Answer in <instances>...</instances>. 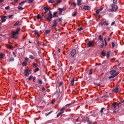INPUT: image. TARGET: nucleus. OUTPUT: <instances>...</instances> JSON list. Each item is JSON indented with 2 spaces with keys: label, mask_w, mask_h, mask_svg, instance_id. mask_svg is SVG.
I'll use <instances>...</instances> for the list:
<instances>
[{
  "label": "nucleus",
  "mask_w": 124,
  "mask_h": 124,
  "mask_svg": "<svg viewBox=\"0 0 124 124\" xmlns=\"http://www.w3.org/2000/svg\"><path fill=\"white\" fill-rule=\"evenodd\" d=\"M124 102V100L123 101L119 102L117 104V103L116 102L114 103L111 106L113 110H116L117 107H119V106H121V104L122 103Z\"/></svg>",
  "instance_id": "nucleus-1"
},
{
  "label": "nucleus",
  "mask_w": 124,
  "mask_h": 124,
  "mask_svg": "<svg viewBox=\"0 0 124 124\" xmlns=\"http://www.w3.org/2000/svg\"><path fill=\"white\" fill-rule=\"evenodd\" d=\"M20 28L18 27L16 29V31H12L11 32L12 37H14L15 35H18L19 32L20 31Z\"/></svg>",
  "instance_id": "nucleus-2"
},
{
  "label": "nucleus",
  "mask_w": 124,
  "mask_h": 124,
  "mask_svg": "<svg viewBox=\"0 0 124 124\" xmlns=\"http://www.w3.org/2000/svg\"><path fill=\"white\" fill-rule=\"evenodd\" d=\"M118 8V6L116 5L112 4L111 9L110 10V11L111 12L116 11L117 9Z\"/></svg>",
  "instance_id": "nucleus-3"
},
{
  "label": "nucleus",
  "mask_w": 124,
  "mask_h": 124,
  "mask_svg": "<svg viewBox=\"0 0 124 124\" xmlns=\"http://www.w3.org/2000/svg\"><path fill=\"white\" fill-rule=\"evenodd\" d=\"M31 70L29 69H27L25 70L24 75L25 76L28 77L29 76V75L31 73Z\"/></svg>",
  "instance_id": "nucleus-4"
},
{
  "label": "nucleus",
  "mask_w": 124,
  "mask_h": 124,
  "mask_svg": "<svg viewBox=\"0 0 124 124\" xmlns=\"http://www.w3.org/2000/svg\"><path fill=\"white\" fill-rule=\"evenodd\" d=\"M105 109V108H102L100 111V112L101 113H102L103 112V113L101 115V116L102 117H104L105 116H107V113H106L104 111L103 112V110L104 109Z\"/></svg>",
  "instance_id": "nucleus-5"
},
{
  "label": "nucleus",
  "mask_w": 124,
  "mask_h": 124,
  "mask_svg": "<svg viewBox=\"0 0 124 124\" xmlns=\"http://www.w3.org/2000/svg\"><path fill=\"white\" fill-rule=\"evenodd\" d=\"M119 86V85L117 86L113 90L112 92L115 93L117 92L119 90V89L118 88Z\"/></svg>",
  "instance_id": "nucleus-6"
},
{
  "label": "nucleus",
  "mask_w": 124,
  "mask_h": 124,
  "mask_svg": "<svg viewBox=\"0 0 124 124\" xmlns=\"http://www.w3.org/2000/svg\"><path fill=\"white\" fill-rule=\"evenodd\" d=\"M119 73V72L118 71L115 74H114L113 76H111L109 77V79H111V78H114L115 76L117 75Z\"/></svg>",
  "instance_id": "nucleus-7"
},
{
  "label": "nucleus",
  "mask_w": 124,
  "mask_h": 124,
  "mask_svg": "<svg viewBox=\"0 0 124 124\" xmlns=\"http://www.w3.org/2000/svg\"><path fill=\"white\" fill-rule=\"evenodd\" d=\"M76 53V50L75 49H73L71 51L70 54L71 56L73 57L74 56Z\"/></svg>",
  "instance_id": "nucleus-8"
},
{
  "label": "nucleus",
  "mask_w": 124,
  "mask_h": 124,
  "mask_svg": "<svg viewBox=\"0 0 124 124\" xmlns=\"http://www.w3.org/2000/svg\"><path fill=\"white\" fill-rule=\"evenodd\" d=\"M53 24L52 26V27H56L57 26L58 24V23L56 22V20H54L53 21Z\"/></svg>",
  "instance_id": "nucleus-9"
},
{
  "label": "nucleus",
  "mask_w": 124,
  "mask_h": 124,
  "mask_svg": "<svg viewBox=\"0 0 124 124\" xmlns=\"http://www.w3.org/2000/svg\"><path fill=\"white\" fill-rule=\"evenodd\" d=\"M6 16H3V17L1 16L0 17L1 18V19L2 20L1 22L3 23L5 22L6 21V19H5V18H6Z\"/></svg>",
  "instance_id": "nucleus-10"
},
{
  "label": "nucleus",
  "mask_w": 124,
  "mask_h": 124,
  "mask_svg": "<svg viewBox=\"0 0 124 124\" xmlns=\"http://www.w3.org/2000/svg\"><path fill=\"white\" fill-rule=\"evenodd\" d=\"M87 46L88 47H91L92 46H93L92 44L91 41H89L87 43Z\"/></svg>",
  "instance_id": "nucleus-11"
},
{
  "label": "nucleus",
  "mask_w": 124,
  "mask_h": 124,
  "mask_svg": "<svg viewBox=\"0 0 124 124\" xmlns=\"http://www.w3.org/2000/svg\"><path fill=\"white\" fill-rule=\"evenodd\" d=\"M115 69H115V70H112L110 71V73L111 76H113L114 75V74L115 73L116 71V70H115Z\"/></svg>",
  "instance_id": "nucleus-12"
},
{
  "label": "nucleus",
  "mask_w": 124,
  "mask_h": 124,
  "mask_svg": "<svg viewBox=\"0 0 124 124\" xmlns=\"http://www.w3.org/2000/svg\"><path fill=\"white\" fill-rule=\"evenodd\" d=\"M82 0H78L77 1V5L79 6L82 4Z\"/></svg>",
  "instance_id": "nucleus-13"
},
{
  "label": "nucleus",
  "mask_w": 124,
  "mask_h": 124,
  "mask_svg": "<svg viewBox=\"0 0 124 124\" xmlns=\"http://www.w3.org/2000/svg\"><path fill=\"white\" fill-rule=\"evenodd\" d=\"M90 8L89 6H85L83 8V9L85 10H88L90 9Z\"/></svg>",
  "instance_id": "nucleus-14"
},
{
  "label": "nucleus",
  "mask_w": 124,
  "mask_h": 124,
  "mask_svg": "<svg viewBox=\"0 0 124 124\" xmlns=\"http://www.w3.org/2000/svg\"><path fill=\"white\" fill-rule=\"evenodd\" d=\"M99 39L101 41H102V42H104V41L103 40V37L101 35H99Z\"/></svg>",
  "instance_id": "nucleus-15"
},
{
  "label": "nucleus",
  "mask_w": 124,
  "mask_h": 124,
  "mask_svg": "<svg viewBox=\"0 0 124 124\" xmlns=\"http://www.w3.org/2000/svg\"><path fill=\"white\" fill-rule=\"evenodd\" d=\"M48 17L51 18H52V15L50 11H49V13L48 14Z\"/></svg>",
  "instance_id": "nucleus-16"
},
{
  "label": "nucleus",
  "mask_w": 124,
  "mask_h": 124,
  "mask_svg": "<svg viewBox=\"0 0 124 124\" xmlns=\"http://www.w3.org/2000/svg\"><path fill=\"white\" fill-rule=\"evenodd\" d=\"M81 119V118L78 117L77 118L75 119L74 120H75L77 122H78L80 121Z\"/></svg>",
  "instance_id": "nucleus-17"
},
{
  "label": "nucleus",
  "mask_w": 124,
  "mask_h": 124,
  "mask_svg": "<svg viewBox=\"0 0 124 124\" xmlns=\"http://www.w3.org/2000/svg\"><path fill=\"white\" fill-rule=\"evenodd\" d=\"M5 55V54L4 53H0V57L3 58Z\"/></svg>",
  "instance_id": "nucleus-18"
},
{
  "label": "nucleus",
  "mask_w": 124,
  "mask_h": 124,
  "mask_svg": "<svg viewBox=\"0 0 124 124\" xmlns=\"http://www.w3.org/2000/svg\"><path fill=\"white\" fill-rule=\"evenodd\" d=\"M43 17H44V16H41L40 15L38 14L37 16V18L38 19H39L42 18Z\"/></svg>",
  "instance_id": "nucleus-19"
},
{
  "label": "nucleus",
  "mask_w": 124,
  "mask_h": 124,
  "mask_svg": "<svg viewBox=\"0 0 124 124\" xmlns=\"http://www.w3.org/2000/svg\"><path fill=\"white\" fill-rule=\"evenodd\" d=\"M32 65L33 67L34 68L37 67L38 66V64H37V63H34V62L33 63Z\"/></svg>",
  "instance_id": "nucleus-20"
},
{
  "label": "nucleus",
  "mask_w": 124,
  "mask_h": 124,
  "mask_svg": "<svg viewBox=\"0 0 124 124\" xmlns=\"http://www.w3.org/2000/svg\"><path fill=\"white\" fill-rule=\"evenodd\" d=\"M44 17L46 18L48 22H50L51 20V18H50V17H47V16H46V17Z\"/></svg>",
  "instance_id": "nucleus-21"
},
{
  "label": "nucleus",
  "mask_w": 124,
  "mask_h": 124,
  "mask_svg": "<svg viewBox=\"0 0 124 124\" xmlns=\"http://www.w3.org/2000/svg\"><path fill=\"white\" fill-rule=\"evenodd\" d=\"M74 78H73L72 80L71 81V84L73 86L74 84Z\"/></svg>",
  "instance_id": "nucleus-22"
},
{
  "label": "nucleus",
  "mask_w": 124,
  "mask_h": 124,
  "mask_svg": "<svg viewBox=\"0 0 124 124\" xmlns=\"http://www.w3.org/2000/svg\"><path fill=\"white\" fill-rule=\"evenodd\" d=\"M50 32V30H47L45 31V34H47Z\"/></svg>",
  "instance_id": "nucleus-23"
},
{
  "label": "nucleus",
  "mask_w": 124,
  "mask_h": 124,
  "mask_svg": "<svg viewBox=\"0 0 124 124\" xmlns=\"http://www.w3.org/2000/svg\"><path fill=\"white\" fill-rule=\"evenodd\" d=\"M39 70V69L38 68H36L34 70L33 72L34 73H35L38 71Z\"/></svg>",
  "instance_id": "nucleus-24"
},
{
  "label": "nucleus",
  "mask_w": 124,
  "mask_h": 124,
  "mask_svg": "<svg viewBox=\"0 0 124 124\" xmlns=\"http://www.w3.org/2000/svg\"><path fill=\"white\" fill-rule=\"evenodd\" d=\"M72 104V103H70L69 104H68L65 105V107H71V106H70Z\"/></svg>",
  "instance_id": "nucleus-25"
},
{
  "label": "nucleus",
  "mask_w": 124,
  "mask_h": 124,
  "mask_svg": "<svg viewBox=\"0 0 124 124\" xmlns=\"http://www.w3.org/2000/svg\"><path fill=\"white\" fill-rule=\"evenodd\" d=\"M65 108L64 107L62 108L60 110V112L62 114L65 111Z\"/></svg>",
  "instance_id": "nucleus-26"
},
{
  "label": "nucleus",
  "mask_w": 124,
  "mask_h": 124,
  "mask_svg": "<svg viewBox=\"0 0 124 124\" xmlns=\"http://www.w3.org/2000/svg\"><path fill=\"white\" fill-rule=\"evenodd\" d=\"M77 14V12L76 11H74L73 13L72 14V16L74 17H75L76 16Z\"/></svg>",
  "instance_id": "nucleus-27"
},
{
  "label": "nucleus",
  "mask_w": 124,
  "mask_h": 124,
  "mask_svg": "<svg viewBox=\"0 0 124 124\" xmlns=\"http://www.w3.org/2000/svg\"><path fill=\"white\" fill-rule=\"evenodd\" d=\"M20 23V22L19 21H17L16 23L14 24V26H16L18 25Z\"/></svg>",
  "instance_id": "nucleus-28"
},
{
  "label": "nucleus",
  "mask_w": 124,
  "mask_h": 124,
  "mask_svg": "<svg viewBox=\"0 0 124 124\" xmlns=\"http://www.w3.org/2000/svg\"><path fill=\"white\" fill-rule=\"evenodd\" d=\"M27 64V63L25 62H23L22 64V65L23 66H26Z\"/></svg>",
  "instance_id": "nucleus-29"
},
{
  "label": "nucleus",
  "mask_w": 124,
  "mask_h": 124,
  "mask_svg": "<svg viewBox=\"0 0 124 124\" xmlns=\"http://www.w3.org/2000/svg\"><path fill=\"white\" fill-rule=\"evenodd\" d=\"M46 12H47L46 11H45L43 13H42V16H44V17H46V15H45V14L46 13Z\"/></svg>",
  "instance_id": "nucleus-30"
},
{
  "label": "nucleus",
  "mask_w": 124,
  "mask_h": 124,
  "mask_svg": "<svg viewBox=\"0 0 124 124\" xmlns=\"http://www.w3.org/2000/svg\"><path fill=\"white\" fill-rule=\"evenodd\" d=\"M101 54L103 56H105L106 53L105 51L104 50H103L102 51V52L101 53Z\"/></svg>",
  "instance_id": "nucleus-31"
},
{
  "label": "nucleus",
  "mask_w": 124,
  "mask_h": 124,
  "mask_svg": "<svg viewBox=\"0 0 124 124\" xmlns=\"http://www.w3.org/2000/svg\"><path fill=\"white\" fill-rule=\"evenodd\" d=\"M35 34H36L39 37L40 36V35L39 34L38 32V31H35Z\"/></svg>",
  "instance_id": "nucleus-32"
},
{
  "label": "nucleus",
  "mask_w": 124,
  "mask_h": 124,
  "mask_svg": "<svg viewBox=\"0 0 124 124\" xmlns=\"http://www.w3.org/2000/svg\"><path fill=\"white\" fill-rule=\"evenodd\" d=\"M45 10V11H48L49 10V8L48 7H44L43 8Z\"/></svg>",
  "instance_id": "nucleus-33"
},
{
  "label": "nucleus",
  "mask_w": 124,
  "mask_h": 124,
  "mask_svg": "<svg viewBox=\"0 0 124 124\" xmlns=\"http://www.w3.org/2000/svg\"><path fill=\"white\" fill-rule=\"evenodd\" d=\"M117 3V0H113V3L112 4L116 5Z\"/></svg>",
  "instance_id": "nucleus-34"
},
{
  "label": "nucleus",
  "mask_w": 124,
  "mask_h": 124,
  "mask_svg": "<svg viewBox=\"0 0 124 124\" xmlns=\"http://www.w3.org/2000/svg\"><path fill=\"white\" fill-rule=\"evenodd\" d=\"M10 57V61H13L14 60V58L12 56Z\"/></svg>",
  "instance_id": "nucleus-35"
},
{
  "label": "nucleus",
  "mask_w": 124,
  "mask_h": 124,
  "mask_svg": "<svg viewBox=\"0 0 124 124\" xmlns=\"http://www.w3.org/2000/svg\"><path fill=\"white\" fill-rule=\"evenodd\" d=\"M8 47V48L11 49H12L13 48V47L12 46L10 45H9Z\"/></svg>",
  "instance_id": "nucleus-36"
},
{
  "label": "nucleus",
  "mask_w": 124,
  "mask_h": 124,
  "mask_svg": "<svg viewBox=\"0 0 124 124\" xmlns=\"http://www.w3.org/2000/svg\"><path fill=\"white\" fill-rule=\"evenodd\" d=\"M29 58L32 59V60L35 58V57L31 55H29Z\"/></svg>",
  "instance_id": "nucleus-37"
},
{
  "label": "nucleus",
  "mask_w": 124,
  "mask_h": 124,
  "mask_svg": "<svg viewBox=\"0 0 124 124\" xmlns=\"http://www.w3.org/2000/svg\"><path fill=\"white\" fill-rule=\"evenodd\" d=\"M18 9L20 10H22L24 9V8H22V7L20 6L18 8Z\"/></svg>",
  "instance_id": "nucleus-38"
},
{
  "label": "nucleus",
  "mask_w": 124,
  "mask_h": 124,
  "mask_svg": "<svg viewBox=\"0 0 124 124\" xmlns=\"http://www.w3.org/2000/svg\"><path fill=\"white\" fill-rule=\"evenodd\" d=\"M83 29V28L82 27H80L79 28H78L77 29V30L78 31H81Z\"/></svg>",
  "instance_id": "nucleus-39"
},
{
  "label": "nucleus",
  "mask_w": 124,
  "mask_h": 124,
  "mask_svg": "<svg viewBox=\"0 0 124 124\" xmlns=\"http://www.w3.org/2000/svg\"><path fill=\"white\" fill-rule=\"evenodd\" d=\"M57 13V12H54L53 14V17H55Z\"/></svg>",
  "instance_id": "nucleus-40"
},
{
  "label": "nucleus",
  "mask_w": 124,
  "mask_h": 124,
  "mask_svg": "<svg viewBox=\"0 0 124 124\" xmlns=\"http://www.w3.org/2000/svg\"><path fill=\"white\" fill-rule=\"evenodd\" d=\"M61 9V8H59L58 9V10H59L60 11L59 12V13L60 14H62V10H61V9Z\"/></svg>",
  "instance_id": "nucleus-41"
},
{
  "label": "nucleus",
  "mask_w": 124,
  "mask_h": 124,
  "mask_svg": "<svg viewBox=\"0 0 124 124\" xmlns=\"http://www.w3.org/2000/svg\"><path fill=\"white\" fill-rule=\"evenodd\" d=\"M49 2L51 3H54V2L53 0H49Z\"/></svg>",
  "instance_id": "nucleus-42"
},
{
  "label": "nucleus",
  "mask_w": 124,
  "mask_h": 124,
  "mask_svg": "<svg viewBox=\"0 0 124 124\" xmlns=\"http://www.w3.org/2000/svg\"><path fill=\"white\" fill-rule=\"evenodd\" d=\"M93 69H90V72L89 73V74H92L93 72Z\"/></svg>",
  "instance_id": "nucleus-43"
},
{
  "label": "nucleus",
  "mask_w": 124,
  "mask_h": 124,
  "mask_svg": "<svg viewBox=\"0 0 124 124\" xmlns=\"http://www.w3.org/2000/svg\"><path fill=\"white\" fill-rule=\"evenodd\" d=\"M33 78V77L31 75L29 77L28 80H30L32 78Z\"/></svg>",
  "instance_id": "nucleus-44"
},
{
  "label": "nucleus",
  "mask_w": 124,
  "mask_h": 124,
  "mask_svg": "<svg viewBox=\"0 0 124 124\" xmlns=\"http://www.w3.org/2000/svg\"><path fill=\"white\" fill-rule=\"evenodd\" d=\"M60 9L62 10V11H63L65 10H66V8L65 7H63L62 8H61Z\"/></svg>",
  "instance_id": "nucleus-45"
},
{
  "label": "nucleus",
  "mask_w": 124,
  "mask_h": 124,
  "mask_svg": "<svg viewBox=\"0 0 124 124\" xmlns=\"http://www.w3.org/2000/svg\"><path fill=\"white\" fill-rule=\"evenodd\" d=\"M26 2V1H23L21 2V3H20L19 4L20 5H21L22 4Z\"/></svg>",
  "instance_id": "nucleus-46"
},
{
  "label": "nucleus",
  "mask_w": 124,
  "mask_h": 124,
  "mask_svg": "<svg viewBox=\"0 0 124 124\" xmlns=\"http://www.w3.org/2000/svg\"><path fill=\"white\" fill-rule=\"evenodd\" d=\"M52 112V111H50L48 113H46L45 114L46 116H47L48 115H49L50 114V113H51Z\"/></svg>",
  "instance_id": "nucleus-47"
},
{
  "label": "nucleus",
  "mask_w": 124,
  "mask_h": 124,
  "mask_svg": "<svg viewBox=\"0 0 124 124\" xmlns=\"http://www.w3.org/2000/svg\"><path fill=\"white\" fill-rule=\"evenodd\" d=\"M39 82L40 84H43L42 81L41 80H39Z\"/></svg>",
  "instance_id": "nucleus-48"
},
{
  "label": "nucleus",
  "mask_w": 124,
  "mask_h": 124,
  "mask_svg": "<svg viewBox=\"0 0 124 124\" xmlns=\"http://www.w3.org/2000/svg\"><path fill=\"white\" fill-rule=\"evenodd\" d=\"M112 48H113L115 46V44L114 42H112Z\"/></svg>",
  "instance_id": "nucleus-49"
},
{
  "label": "nucleus",
  "mask_w": 124,
  "mask_h": 124,
  "mask_svg": "<svg viewBox=\"0 0 124 124\" xmlns=\"http://www.w3.org/2000/svg\"><path fill=\"white\" fill-rule=\"evenodd\" d=\"M110 54V53L109 52H108L107 53V57L108 58H109V55Z\"/></svg>",
  "instance_id": "nucleus-50"
},
{
  "label": "nucleus",
  "mask_w": 124,
  "mask_h": 124,
  "mask_svg": "<svg viewBox=\"0 0 124 124\" xmlns=\"http://www.w3.org/2000/svg\"><path fill=\"white\" fill-rule=\"evenodd\" d=\"M104 23H105L106 25H108V23H107V22L106 21H104L103 22Z\"/></svg>",
  "instance_id": "nucleus-51"
},
{
  "label": "nucleus",
  "mask_w": 124,
  "mask_h": 124,
  "mask_svg": "<svg viewBox=\"0 0 124 124\" xmlns=\"http://www.w3.org/2000/svg\"><path fill=\"white\" fill-rule=\"evenodd\" d=\"M102 17V16L101 15H98V18L99 19H100Z\"/></svg>",
  "instance_id": "nucleus-52"
},
{
  "label": "nucleus",
  "mask_w": 124,
  "mask_h": 124,
  "mask_svg": "<svg viewBox=\"0 0 124 124\" xmlns=\"http://www.w3.org/2000/svg\"><path fill=\"white\" fill-rule=\"evenodd\" d=\"M9 8L10 7H9V6H8L6 7L5 8V9L6 10H8V9H9Z\"/></svg>",
  "instance_id": "nucleus-53"
},
{
  "label": "nucleus",
  "mask_w": 124,
  "mask_h": 124,
  "mask_svg": "<svg viewBox=\"0 0 124 124\" xmlns=\"http://www.w3.org/2000/svg\"><path fill=\"white\" fill-rule=\"evenodd\" d=\"M62 113H61L60 112L57 115V117H58L59 116H60Z\"/></svg>",
  "instance_id": "nucleus-54"
},
{
  "label": "nucleus",
  "mask_w": 124,
  "mask_h": 124,
  "mask_svg": "<svg viewBox=\"0 0 124 124\" xmlns=\"http://www.w3.org/2000/svg\"><path fill=\"white\" fill-rule=\"evenodd\" d=\"M34 0H29L28 3H32L34 1Z\"/></svg>",
  "instance_id": "nucleus-55"
},
{
  "label": "nucleus",
  "mask_w": 124,
  "mask_h": 124,
  "mask_svg": "<svg viewBox=\"0 0 124 124\" xmlns=\"http://www.w3.org/2000/svg\"><path fill=\"white\" fill-rule=\"evenodd\" d=\"M13 16V15H12L8 16V18H11Z\"/></svg>",
  "instance_id": "nucleus-56"
},
{
  "label": "nucleus",
  "mask_w": 124,
  "mask_h": 124,
  "mask_svg": "<svg viewBox=\"0 0 124 124\" xmlns=\"http://www.w3.org/2000/svg\"><path fill=\"white\" fill-rule=\"evenodd\" d=\"M103 8H101L99 9H98V10L99 12H100L103 9Z\"/></svg>",
  "instance_id": "nucleus-57"
},
{
  "label": "nucleus",
  "mask_w": 124,
  "mask_h": 124,
  "mask_svg": "<svg viewBox=\"0 0 124 124\" xmlns=\"http://www.w3.org/2000/svg\"><path fill=\"white\" fill-rule=\"evenodd\" d=\"M104 24L103 22V23H99V25H100L102 26L103 24Z\"/></svg>",
  "instance_id": "nucleus-58"
},
{
  "label": "nucleus",
  "mask_w": 124,
  "mask_h": 124,
  "mask_svg": "<svg viewBox=\"0 0 124 124\" xmlns=\"http://www.w3.org/2000/svg\"><path fill=\"white\" fill-rule=\"evenodd\" d=\"M88 123L89 124H93V123L90 121H88Z\"/></svg>",
  "instance_id": "nucleus-59"
},
{
  "label": "nucleus",
  "mask_w": 124,
  "mask_h": 124,
  "mask_svg": "<svg viewBox=\"0 0 124 124\" xmlns=\"http://www.w3.org/2000/svg\"><path fill=\"white\" fill-rule=\"evenodd\" d=\"M96 12L97 14H98L99 13V11L97 9L96 10Z\"/></svg>",
  "instance_id": "nucleus-60"
},
{
  "label": "nucleus",
  "mask_w": 124,
  "mask_h": 124,
  "mask_svg": "<svg viewBox=\"0 0 124 124\" xmlns=\"http://www.w3.org/2000/svg\"><path fill=\"white\" fill-rule=\"evenodd\" d=\"M120 63L119 64L117 65V67H116V68H115V69H116V68H119V69H120V67H119V66L120 65Z\"/></svg>",
  "instance_id": "nucleus-61"
},
{
  "label": "nucleus",
  "mask_w": 124,
  "mask_h": 124,
  "mask_svg": "<svg viewBox=\"0 0 124 124\" xmlns=\"http://www.w3.org/2000/svg\"><path fill=\"white\" fill-rule=\"evenodd\" d=\"M91 43H92V44L93 46L94 43H95V42L94 41H91Z\"/></svg>",
  "instance_id": "nucleus-62"
},
{
  "label": "nucleus",
  "mask_w": 124,
  "mask_h": 124,
  "mask_svg": "<svg viewBox=\"0 0 124 124\" xmlns=\"http://www.w3.org/2000/svg\"><path fill=\"white\" fill-rule=\"evenodd\" d=\"M57 3H60L61 2V0H58L57 1Z\"/></svg>",
  "instance_id": "nucleus-63"
},
{
  "label": "nucleus",
  "mask_w": 124,
  "mask_h": 124,
  "mask_svg": "<svg viewBox=\"0 0 124 124\" xmlns=\"http://www.w3.org/2000/svg\"><path fill=\"white\" fill-rule=\"evenodd\" d=\"M115 22H113L111 24V25L112 26L115 23Z\"/></svg>",
  "instance_id": "nucleus-64"
}]
</instances>
